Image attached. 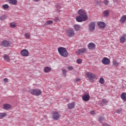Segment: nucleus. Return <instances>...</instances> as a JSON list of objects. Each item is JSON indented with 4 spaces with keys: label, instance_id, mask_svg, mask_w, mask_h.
I'll return each mask as SVG.
<instances>
[{
    "label": "nucleus",
    "instance_id": "1",
    "mask_svg": "<svg viewBox=\"0 0 126 126\" xmlns=\"http://www.w3.org/2000/svg\"><path fill=\"white\" fill-rule=\"evenodd\" d=\"M79 16L76 18L78 22H82V21H86L88 19V16L86 14V12L83 9H80L78 11Z\"/></svg>",
    "mask_w": 126,
    "mask_h": 126
},
{
    "label": "nucleus",
    "instance_id": "2",
    "mask_svg": "<svg viewBox=\"0 0 126 126\" xmlns=\"http://www.w3.org/2000/svg\"><path fill=\"white\" fill-rule=\"evenodd\" d=\"M58 53L62 56V57H63L64 58H66L67 56H68V52L66 50V49L63 47H60L58 48Z\"/></svg>",
    "mask_w": 126,
    "mask_h": 126
},
{
    "label": "nucleus",
    "instance_id": "3",
    "mask_svg": "<svg viewBox=\"0 0 126 126\" xmlns=\"http://www.w3.org/2000/svg\"><path fill=\"white\" fill-rule=\"evenodd\" d=\"M90 82H93L94 79H97L98 76L91 72H87L86 74Z\"/></svg>",
    "mask_w": 126,
    "mask_h": 126
},
{
    "label": "nucleus",
    "instance_id": "4",
    "mask_svg": "<svg viewBox=\"0 0 126 126\" xmlns=\"http://www.w3.org/2000/svg\"><path fill=\"white\" fill-rule=\"evenodd\" d=\"M30 94L34 96H40L42 94V91L38 89H32L29 90Z\"/></svg>",
    "mask_w": 126,
    "mask_h": 126
},
{
    "label": "nucleus",
    "instance_id": "5",
    "mask_svg": "<svg viewBox=\"0 0 126 126\" xmlns=\"http://www.w3.org/2000/svg\"><path fill=\"white\" fill-rule=\"evenodd\" d=\"M66 34L70 37H73L75 35V32L73 29H70L66 31Z\"/></svg>",
    "mask_w": 126,
    "mask_h": 126
},
{
    "label": "nucleus",
    "instance_id": "6",
    "mask_svg": "<svg viewBox=\"0 0 126 126\" xmlns=\"http://www.w3.org/2000/svg\"><path fill=\"white\" fill-rule=\"evenodd\" d=\"M96 24L94 22H91L89 25V30L90 32H93L95 30V26Z\"/></svg>",
    "mask_w": 126,
    "mask_h": 126
},
{
    "label": "nucleus",
    "instance_id": "7",
    "mask_svg": "<svg viewBox=\"0 0 126 126\" xmlns=\"http://www.w3.org/2000/svg\"><path fill=\"white\" fill-rule=\"evenodd\" d=\"M86 52H87V49H86L85 47H84L78 50L76 52V53L77 55H82V54H85Z\"/></svg>",
    "mask_w": 126,
    "mask_h": 126
},
{
    "label": "nucleus",
    "instance_id": "8",
    "mask_svg": "<svg viewBox=\"0 0 126 126\" xmlns=\"http://www.w3.org/2000/svg\"><path fill=\"white\" fill-rule=\"evenodd\" d=\"M52 118L55 121H58L61 118V114L57 112H54L52 114Z\"/></svg>",
    "mask_w": 126,
    "mask_h": 126
},
{
    "label": "nucleus",
    "instance_id": "9",
    "mask_svg": "<svg viewBox=\"0 0 126 126\" xmlns=\"http://www.w3.org/2000/svg\"><path fill=\"white\" fill-rule=\"evenodd\" d=\"M23 57H28L29 56V51L27 49H23L20 53Z\"/></svg>",
    "mask_w": 126,
    "mask_h": 126
},
{
    "label": "nucleus",
    "instance_id": "10",
    "mask_svg": "<svg viewBox=\"0 0 126 126\" xmlns=\"http://www.w3.org/2000/svg\"><path fill=\"white\" fill-rule=\"evenodd\" d=\"M3 109L5 110V111H8V110H10L12 109V105L8 104V103H4L3 106Z\"/></svg>",
    "mask_w": 126,
    "mask_h": 126
},
{
    "label": "nucleus",
    "instance_id": "11",
    "mask_svg": "<svg viewBox=\"0 0 126 126\" xmlns=\"http://www.w3.org/2000/svg\"><path fill=\"white\" fill-rule=\"evenodd\" d=\"M101 63L103 64H105V65H108L110 64V60L107 57H104L101 61Z\"/></svg>",
    "mask_w": 126,
    "mask_h": 126
},
{
    "label": "nucleus",
    "instance_id": "12",
    "mask_svg": "<svg viewBox=\"0 0 126 126\" xmlns=\"http://www.w3.org/2000/svg\"><path fill=\"white\" fill-rule=\"evenodd\" d=\"M88 48L89 49V50H95L96 48V45L94 43L91 42L88 44Z\"/></svg>",
    "mask_w": 126,
    "mask_h": 126
},
{
    "label": "nucleus",
    "instance_id": "13",
    "mask_svg": "<svg viewBox=\"0 0 126 126\" xmlns=\"http://www.w3.org/2000/svg\"><path fill=\"white\" fill-rule=\"evenodd\" d=\"M82 99L85 102H87V101H89L90 99V95L88 94H84L82 96Z\"/></svg>",
    "mask_w": 126,
    "mask_h": 126
},
{
    "label": "nucleus",
    "instance_id": "14",
    "mask_svg": "<svg viewBox=\"0 0 126 126\" xmlns=\"http://www.w3.org/2000/svg\"><path fill=\"white\" fill-rule=\"evenodd\" d=\"M97 25L99 27L102 28V29H104V28L106 27V24L103 22H98L97 23Z\"/></svg>",
    "mask_w": 126,
    "mask_h": 126
},
{
    "label": "nucleus",
    "instance_id": "15",
    "mask_svg": "<svg viewBox=\"0 0 126 126\" xmlns=\"http://www.w3.org/2000/svg\"><path fill=\"white\" fill-rule=\"evenodd\" d=\"M120 43L124 44L126 41V34H124L120 38Z\"/></svg>",
    "mask_w": 126,
    "mask_h": 126
},
{
    "label": "nucleus",
    "instance_id": "16",
    "mask_svg": "<svg viewBox=\"0 0 126 126\" xmlns=\"http://www.w3.org/2000/svg\"><path fill=\"white\" fill-rule=\"evenodd\" d=\"M1 45L3 47H9L10 46V43L8 41L4 40L2 42Z\"/></svg>",
    "mask_w": 126,
    "mask_h": 126
},
{
    "label": "nucleus",
    "instance_id": "17",
    "mask_svg": "<svg viewBox=\"0 0 126 126\" xmlns=\"http://www.w3.org/2000/svg\"><path fill=\"white\" fill-rule=\"evenodd\" d=\"M112 64L113 66L117 67L119 66V65L121 64V63H120V62H118V61H117L116 60H114L112 61Z\"/></svg>",
    "mask_w": 126,
    "mask_h": 126
},
{
    "label": "nucleus",
    "instance_id": "18",
    "mask_svg": "<svg viewBox=\"0 0 126 126\" xmlns=\"http://www.w3.org/2000/svg\"><path fill=\"white\" fill-rule=\"evenodd\" d=\"M68 108L70 110H72V109H74V107H75V103L74 102H71L70 103H69L67 104Z\"/></svg>",
    "mask_w": 126,
    "mask_h": 126
},
{
    "label": "nucleus",
    "instance_id": "19",
    "mask_svg": "<svg viewBox=\"0 0 126 126\" xmlns=\"http://www.w3.org/2000/svg\"><path fill=\"white\" fill-rule=\"evenodd\" d=\"M7 1L9 2L10 4H12V5H16V4H17V0H7Z\"/></svg>",
    "mask_w": 126,
    "mask_h": 126
},
{
    "label": "nucleus",
    "instance_id": "20",
    "mask_svg": "<svg viewBox=\"0 0 126 126\" xmlns=\"http://www.w3.org/2000/svg\"><path fill=\"white\" fill-rule=\"evenodd\" d=\"M73 28L75 31H79V30H80V28H81V27L79 25H74L73 26Z\"/></svg>",
    "mask_w": 126,
    "mask_h": 126
},
{
    "label": "nucleus",
    "instance_id": "21",
    "mask_svg": "<svg viewBox=\"0 0 126 126\" xmlns=\"http://www.w3.org/2000/svg\"><path fill=\"white\" fill-rule=\"evenodd\" d=\"M120 96H121V99H122L123 101H126V93H123Z\"/></svg>",
    "mask_w": 126,
    "mask_h": 126
},
{
    "label": "nucleus",
    "instance_id": "22",
    "mask_svg": "<svg viewBox=\"0 0 126 126\" xmlns=\"http://www.w3.org/2000/svg\"><path fill=\"white\" fill-rule=\"evenodd\" d=\"M53 22L52 20H49L47 21V22H46L44 24V26H47L48 25H51L52 24H53Z\"/></svg>",
    "mask_w": 126,
    "mask_h": 126
},
{
    "label": "nucleus",
    "instance_id": "23",
    "mask_svg": "<svg viewBox=\"0 0 126 126\" xmlns=\"http://www.w3.org/2000/svg\"><path fill=\"white\" fill-rule=\"evenodd\" d=\"M3 58L4 59V60H5L6 61H7V62H10V60H9V57L8 56V55L5 54L3 55Z\"/></svg>",
    "mask_w": 126,
    "mask_h": 126
},
{
    "label": "nucleus",
    "instance_id": "24",
    "mask_svg": "<svg viewBox=\"0 0 126 126\" xmlns=\"http://www.w3.org/2000/svg\"><path fill=\"white\" fill-rule=\"evenodd\" d=\"M6 116H7V114H6L4 112L0 113V119H3V118H4L5 117H6Z\"/></svg>",
    "mask_w": 126,
    "mask_h": 126
},
{
    "label": "nucleus",
    "instance_id": "25",
    "mask_svg": "<svg viewBox=\"0 0 126 126\" xmlns=\"http://www.w3.org/2000/svg\"><path fill=\"white\" fill-rule=\"evenodd\" d=\"M126 20V15H123L122 16L121 18L120 19V22H122V23L125 22Z\"/></svg>",
    "mask_w": 126,
    "mask_h": 126
},
{
    "label": "nucleus",
    "instance_id": "26",
    "mask_svg": "<svg viewBox=\"0 0 126 126\" xmlns=\"http://www.w3.org/2000/svg\"><path fill=\"white\" fill-rule=\"evenodd\" d=\"M98 82L100 83V84H105V80H104V78L101 77L98 81Z\"/></svg>",
    "mask_w": 126,
    "mask_h": 126
},
{
    "label": "nucleus",
    "instance_id": "27",
    "mask_svg": "<svg viewBox=\"0 0 126 126\" xmlns=\"http://www.w3.org/2000/svg\"><path fill=\"white\" fill-rule=\"evenodd\" d=\"M16 26H17L16 23L14 22H11L10 23V27L11 28H15Z\"/></svg>",
    "mask_w": 126,
    "mask_h": 126
},
{
    "label": "nucleus",
    "instance_id": "28",
    "mask_svg": "<svg viewBox=\"0 0 126 126\" xmlns=\"http://www.w3.org/2000/svg\"><path fill=\"white\" fill-rule=\"evenodd\" d=\"M6 18H7V16H6V15H3L0 16V20H5Z\"/></svg>",
    "mask_w": 126,
    "mask_h": 126
},
{
    "label": "nucleus",
    "instance_id": "29",
    "mask_svg": "<svg viewBox=\"0 0 126 126\" xmlns=\"http://www.w3.org/2000/svg\"><path fill=\"white\" fill-rule=\"evenodd\" d=\"M107 103H108V101L106 99H102L101 101V104L102 106H105V105H107Z\"/></svg>",
    "mask_w": 126,
    "mask_h": 126
},
{
    "label": "nucleus",
    "instance_id": "30",
    "mask_svg": "<svg viewBox=\"0 0 126 126\" xmlns=\"http://www.w3.org/2000/svg\"><path fill=\"white\" fill-rule=\"evenodd\" d=\"M51 68L48 66L45 67L44 69V71L46 73L49 72L50 71Z\"/></svg>",
    "mask_w": 126,
    "mask_h": 126
},
{
    "label": "nucleus",
    "instance_id": "31",
    "mask_svg": "<svg viewBox=\"0 0 126 126\" xmlns=\"http://www.w3.org/2000/svg\"><path fill=\"white\" fill-rule=\"evenodd\" d=\"M2 8L4 9H7L9 8V5H8L7 4H4L2 5Z\"/></svg>",
    "mask_w": 126,
    "mask_h": 126
},
{
    "label": "nucleus",
    "instance_id": "32",
    "mask_svg": "<svg viewBox=\"0 0 126 126\" xmlns=\"http://www.w3.org/2000/svg\"><path fill=\"white\" fill-rule=\"evenodd\" d=\"M103 14L104 16L107 17V16H109V10H105L103 12Z\"/></svg>",
    "mask_w": 126,
    "mask_h": 126
},
{
    "label": "nucleus",
    "instance_id": "33",
    "mask_svg": "<svg viewBox=\"0 0 126 126\" xmlns=\"http://www.w3.org/2000/svg\"><path fill=\"white\" fill-rule=\"evenodd\" d=\"M24 36H25L26 39H29L30 38V33H25L24 34Z\"/></svg>",
    "mask_w": 126,
    "mask_h": 126
},
{
    "label": "nucleus",
    "instance_id": "34",
    "mask_svg": "<svg viewBox=\"0 0 126 126\" xmlns=\"http://www.w3.org/2000/svg\"><path fill=\"white\" fill-rule=\"evenodd\" d=\"M62 71H63V76L65 77V76H66V73H67V71L65 69H63Z\"/></svg>",
    "mask_w": 126,
    "mask_h": 126
},
{
    "label": "nucleus",
    "instance_id": "35",
    "mask_svg": "<svg viewBox=\"0 0 126 126\" xmlns=\"http://www.w3.org/2000/svg\"><path fill=\"white\" fill-rule=\"evenodd\" d=\"M98 121L100 123H103V122H104V117L99 116L98 118Z\"/></svg>",
    "mask_w": 126,
    "mask_h": 126
},
{
    "label": "nucleus",
    "instance_id": "36",
    "mask_svg": "<svg viewBox=\"0 0 126 126\" xmlns=\"http://www.w3.org/2000/svg\"><path fill=\"white\" fill-rule=\"evenodd\" d=\"M76 62H77V63H78L79 64H80V63H82V60L81 59H77L76 60Z\"/></svg>",
    "mask_w": 126,
    "mask_h": 126
},
{
    "label": "nucleus",
    "instance_id": "37",
    "mask_svg": "<svg viewBox=\"0 0 126 126\" xmlns=\"http://www.w3.org/2000/svg\"><path fill=\"white\" fill-rule=\"evenodd\" d=\"M54 21L55 22H59L60 21V19H59L58 17H55L54 19Z\"/></svg>",
    "mask_w": 126,
    "mask_h": 126
},
{
    "label": "nucleus",
    "instance_id": "38",
    "mask_svg": "<svg viewBox=\"0 0 126 126\" xmlns=\"http://www.w3.org/2000/svg\"><path fill=\"white\" fill-rule=\"evenodd\" d=\"M67 68L68 70H72L73 69V67H72V66H68L67 67Z\"/></svg>",
    "mask_w": 126,
    "mask_h": 126
},
{
    "label": "nucleus",
    "instance_id": "39",
    "mask_svg": "<svg viewBox=\"0 0 126 126\" xmlns=\"http://www.w3.org/2000/svg\"><path fill=\"white\" fill-rule=\"evenodd\" d=\"M108 3H109V2L107 0H105L103 1V3H104V4H105V5H107Z\"/></svg>",
    "mask_w": 126,
    "mask_h": 126
},
{
    "label": "nucleus",
    "instance_id": "40",
    "mask_svg": "<svg viewBox=\"0 0 126 126\" xmlns=\"http://www.w3.org/2000/svg\"><path fill=\"white\" fill-rule=\"evenodd\" d=\"M81 79L80 78H77L75 80V82H79Z\"/></svg>",
    "mask_w": 126,
    "mask_h": 126
},
{
    "label": "nucleus",
    "instance_id": "41",
    "mask_svg": "<svg viewBox=\"0 0 126 126\" xmlns=\"http://www.w3.org/2000/svg\"><path fill=\"white\" fill-rule=\"evenodd\" d=\"M4 82H8V79L7 78H4L3 79Z\"/></svg>",
    "mask_w": 126,
    "mask_h": 126
},
{
    "label": "nucleus",
    "instance_id": "42",
    "mask_svg": "<svg viewBox=\"0 0 126 126\" xmlns=\"http://www.w3.org/2000/svg\"><path fill=\"white\" fill-rule=\"evenodd\" d=\"M91 115H95V111H93L91 112Z\"/></svg>",
    "mask_w": 126,
    "mask_h": 126
},
{
    "label": "nucleus",
    "instance_id": "43",
    "mask_svg": "<svg viewBox=\"0 0 126 126\" xmlns=\"http://www.w3.org/2000/svg\"><path fill=\"white\" fill-rule=\"evenodd\" d=\"M35 2H39L41 0H33Z\"/></svg>",
    "mask_w": 126,
    "mask_h": 126
},
{
    "label": "nucleus",
    "instance_id": "44",
    "mask_svg": "<svg viewBox=\"0 0 126 126\" xmlns=\"http://www.w3.org/2000/svg\"><path fill=\"white\" fill-rule=\"evenodd\" d=\"M103 126H109V125H108V124H107V123H104L103 124Z\"/></svg>",
    "mask_w": 126,
    "mask_h": 126
},
{
    "label": "nucleus",
    "instance_id": "45",
    "mask_svg": "<svg viewBox=\"0 0 126 126\" xmlns=\"http://www.w3.org/2000/svg\"><path fill=\"white\" fill-rule=\"evenodd\" d=\"M117 113H118V114H121V111H120V110H117Z\"/></svg>",
    "mask_w": 126,
    "mask_h": 126
},
{
    "label": "nucleus",
    "instance_id": "46",
    "mask_svg": "<svg viewBox=\"0 0 126 126\" xmlns=\"http://www.w3.org/2000/svg\"><path fill=\"white\" fill-rule=\"evenodd\" d=\"M56 6L57 8H58V7H59V4H57V5H56Z\"/></svg>",
    "mask_w": 126,
    "mask_h": 126
}]
</instances>
